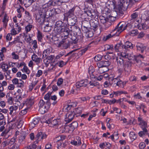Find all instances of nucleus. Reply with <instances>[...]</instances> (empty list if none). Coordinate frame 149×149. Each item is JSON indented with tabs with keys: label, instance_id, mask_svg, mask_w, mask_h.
Instances as JSON below:
<instances>
[{
	"label": "nucleus",
	"instance_id": "1",
	"mask_svg": "<svg viewBox=\"0 0 149 149\" xmlns=\"http://www.w3.org/2000/svg\"><path fill=\"white\" fill-rule=\"evenodd\" d=\"M113 8L115 12L119 14H123V11L126 9L127 3H125L124 0H118L117 5L115 6L113 2Z\"/></svg>",
	"mask_w": 149,
	"mask_h": 149
},
{
	"label": "nucleus",
	"instance_id": "2",
	"mask_svg": "<svg viewBox=\"0 0 149 149\" xmlns=\"http://www.w3.org/2000/svg\"><path fill=\"white\" fill-rule=\"evenodd\" d=\"M40 11L36 14V19L37 22L40 25L44 24L45 22L46 10L44 7L41 8Z\"/></svg>",
	"mask_w": 149,
	"mask_h": 149
},
{
	"label": "nucleus",
	"instance_id": "3",
	"mask_svg": "<svg viewBox=\"0 0 149 149\" xmlns=\"http://www.w3.org/2000/svg\"><path fill=\"white\" fill-rule=\"evenodd\" d=\"M122 47L123 51L124 52H121L120 56H131L132 54V53H129V49H132V44L129 41H127L125 43L124 45H122Z\"/></svg>",
	"mask_w": 149,
	"mask_h": 149
},
{
	"label": "nucleus",
	"instance_id": "4",
	"mask_svg": "<svg viewBox=\"0 0 149 149\" xmlns=\"http://www.w3.org/2000/svg\"><path fill=\"white\" fill-rule=\"evenodd\" d=\"M86 20L83 21L82 22V24H89L90 25L91 28V29H92L94 31H97L98 28L99 26V23L98 20L95 19H91L89 22L87 20L89 19H85Z\"/></svg>",
	"mask_w": 149,
	"mask_h": 149
},
{
	"label": "nucleus",
	"instance_id": "5",
	"mask_svg": "<svg viewBox=\"0 0 149 149\" xmlns=\"http://www.w3.org/2000/svg\"><path fill=\"white\" fill-rule=\"evenodd\" d=\"M130 25V24L129 23H126L125 22H120L118 24L117 26L112 31H116V33L118 32V33H120L126 29L127 27Z\"/></svg>",
	"mask_w": 149,
	"mask_h": 149
},
{
	"label": "nucleus",
	"instance_id": "6",
	"mask_svg": "<svg viewBox=\"0 0 149 149\" xmlns=\"http://www.w3.org/2000/svg\"><path fill=\"white\" fill-rule=\"evenodd\" d=\"M70 40V38H63L62 40L58 44V47L65 49H67L72 43V42Z\"/></svg>",
	"mask_w": 149,
	"mask_h": 149
},
{
	"label": "nucleus",
	"instance_id": "7",
	"mask_svg": "<svg viewBox=\"0 0 149 149\" xmlns=\"http://www.w3.org/2000/svg\"><path fill=\"white\" fill-rule=\"evenodd\" d=\"M33 97L26 99L23 102L21 105L22 107H24L28 109L33 104Z\"/></svg>",
	"mask_w": 149,
	"mask_h": 149
},
{
	"label": "nucleus",
	"instance_id": "8",
	"mask_svg": "<svg viewBox=\"0 0 149 149\" xmlns=\"http://www.w3.org/2000/svg\"><path fill=\"white\" fill-rule=\"evenodd\" d=\"M75 9V7H73L71 9H70L67 12L64 14V20L68 21V18H71L75 16L74 15V11Z\"/></svg>",
	"mask_w": 149,
	"mask_h": 149
},
{
	"label": "nucleus",
	"instance_id": "9",
	"mask_svg": "<svg viewBox=\"0 0 149 149\" xmlns=\"http://www.w3.org/2000/svg\"><path fill=\"white\" fill-rule=\"evenodd\" d=\"M99 18L100 22L104 25L105 28H108L111 25V23L109 21V19L107 17L100 16Z\"/></svg>",
	"mask_w": 149,
	"mask_h": 149
},
{
	"label": "nucleus",
	"instance_id": "10",
	"mask_svg": "<svg viewBox=\"0 0 149 149\" xmlns=\"http://www.w3.org/2000/svg\"><path fill=\"white\" fill-rule=\"evenodd\" d=\"M70 32V29L67 26L63 27L61 31L62 37L63 38H70L68 37Z\"/></svg>",
	"mask_w": 149,
	"mask_h": 149
},
{
	"label": "nucleus",
	"instance_id": "11",
	"mask_svg": "<svg viewBox=\"0 0 149 149\" xmlns=\"http://www.w3.org/2000/svg\"><path fill=\"white\" fill-rule=\"evenodd\" d=\"M47 135L45 133H43L41 131L38 132L36 137H35V139L36 141H38L42 140L44 139L47 138Z\"/></svg>",
	"mask_w": 149,
	"mask_h": 149
},
{
	"label": "nucleus",
	"instance_id": "12",
	"mask_svg": "<svg viewBox=\"0 0 149 149\" xmlns=\"http://www.w3.org/2000/svg\"><path fill=\"white\" fill-rule=\"evenodd\" d=\"M75 116V113L73 112H68L66 115V117L65 119V121L66 122L65 124L70 123Z\"/></svg>",
	"mask_w": 149,
	"mask_h": 149
},
{
	"label": "nucleus",
	"instance_id": "13",
	"mask_svg": "<svg viewBox=\"0 0 149 149\" xmlns=\"http://www.w3.org/2000/svg\"><path fill=\"white\" fill-rule=\"evenodd\" d=\"M88 84V82L87 79L82 80L76 83V87L77 88H79L82 87H85Z\"/></svg>",
	"mask_w": 149,
	"mask_h": 149
},
{
	"label": "nucleus",
	"instance_id": "14",
	"mask_svg": "<svg viewBox=\"0 0 149 149\" xmlns=\"http://www.w3.org/2000/svg\"><path fill=\"white\" fill-rule=\"evenodd\" d=\"M38 105L39 107V111L42 114L45 113L47 110L45 107V102L42 100H41L40 101Z\"/></svg>",
	"mask_w": 149,
	"mask_h": 149
},
{
	"label": "nucleus",
	"instance_id": "15",
	"mask_svg": "<svg viewBox=\"0 0 149 149\" xmlns=\"http://www.w3.org/2000/svg\"><path fill=\"white\" fill-rule=\"evenodd\" d=\"M71 28V31H72L74 34L78 36L81 35V32L80 29L77 26H72Z\"/></svg>",
	"mask_w": 149,
	"mask_h": 149
},
{
	"label": "nucleus",
	"instance_id": "16",
	"mask_svg": "<svg viewBox=\"0 0 149 149\" xmlns=\"http://www.w3.org/2000/svg\"><path fill=\"white\" fill-rule=\"evenodd\" d=\"M61 120L59 119H55L51 122V127H58L59 125H61Z\"/></svg>",
	"mask_w": 149,
	"mask_h": 149
},
{
	"label": "nucleus",
	"instance_id": "17",
	"mask_svg": "<svg viewBox=\"0 0 149 149\" xmlns=\"http://www.w3.org/2000/svg\"><path fill=\"white\" fill-rule=\"evenodd\" d=\"M120 76L119 75L117 77L115 78L114 77L109 78V83L114 86H116L117 84L118 81H119V79L118 78Z\"/></svg>",
	"mask_w": 149,
	"mask_h": 149
},
{
	"label": "nucleus",
	"instance_id": "18",
	"mask_svg": "<svg viewBox=\"0 0 149 149\" xmlns=\"http://www.w3.org/2000/svg\"><path fill=\"white\" fill-rule=\"evenodd\" d=\"M71 143L72 145H74L75 146H80L81 144V139L79 136H76L74 140L71 141Z\"/></svg>",
	"mask_w": 149,
	"mask_h": 149
},
{
	"label": "nucleus",
	"instance_id": "19",
	"mask_svg": "<svg viewBox=\"0 0 149 149\" xmlns=\"http://www.w3.org/2000/svg\"><path fill=\"white\" fill-rule=\"evenodd\" d=\"M9 109L10 111L9 114L12 115L13 114H15L19 110V107L15 105L10 106Z\"/></svg>",
	"mask_w": 149,
	"mask_h": 149
},
{
	"label": "nucleus",
	"instance_id": "20",
	"mask_svg": "<svg viewBox=\"0 0 149 149\" xmlns=\"http://www.w3.org/2000/svg\"><path fill=\"white\" fill-rule=\"evenodd\" d=\"M124 68V70L129 73L131 72V64L129 62H127L122 66Z\"/></svg>",
	"mask_w": 149,
	"mask_h": 149
},
{
	"label": "nucleus",
	"instance_id": "21",
	"mask_svg": "<svg viewBox=\"0 0 149 149\" xmlns=\"http://www.w3.org/2000/svg\"><path fill=\"white\" fill-rule=\"evenodd\" d=\"M136 47L137 50L140 51L141 53H143L146 49V47L143 44L140 42L137 43Z\"/></svg>",
	"mask_w": 149,
	"mask_h": 149
},
{
	"label": "nucleus",
	"instance_id": "22",
	"mask_svg": "<svg viewBox=\"0 0 149 149\" xmlns=\"http://www.w3.org/2000/svg\"><path fill=\"white\" fill-rule=\"evenodd\" d=\"M62 29V27H58L55 26L52 32L53 34L56 36L61 34V33Z\"/></svg>",
	"mask_w": 149,
	"mask_h": 149
},
{
	"label": "nucleus",
	"instance_id": "23",
	"mask_svg": "<svg viewBox=\"0 0 149 149\" xmlns=\"http://www.w3.org/2000/svg\"><path fill=\"white\" fill-rule=\"evenodd\" d=\"M126 56H116V61L117 63L120 66H123L124 64V60Z\"/></svg>",
	"mask_w": 149,
	"mask_h": 149
},
{
	"label": "nucleus",
	"instance_id": "24",
	"mask_svg": "<svg viewBox=\"0 0 149 149\" xmlns=\"http://www.w3.org/2000/svg\"><path fill=\"white\" fill-rule=\"evenodd\" d=\"M85 14H86L88 16L91 18H94L95 15V13L93 10H87L85 11Z\"/></svg>",
	"mask_w": 149,
	"mask_h": 149
},
{
	"label": "nucleus",
	"instance_id": "25",
	"mask_svg": "<svg viewBox=\"0 0 149 149\" xmlns=\"http://www.w3.org/2000/svg\"><path fill=\"white\" fill-rule=\"evenodd\" d=\"M63 3V0H53L51 2V4L52 6L61 5L62 3Z\"/></svg>",
	"mask_w": 149,
	"mask_h": 149
},
{
	"label": "nucleus",
	"instance_id": "26",
	"mask_svg": "<svg viewBox=\"0 0 149 149\" xmlns=\"http://www.w3.org/2000/svg\"><path fill=\"white\" fill-rule=\"evenodd\" d=\"M143 131L139 132V135L141 137H143V136L147 134L148 131L146 128H143V127H141Z\"/></svg>",
	"mask_w": 149,
	"mask_h": 149
},
{
	"label": "nucleus",
	"instance_id": "27",
	"mask_svg": "<svg viewBox=\"0 0 149 149\" xmlns=\"http://www.w3.org/2000/svg\"><path fill=\"white\" fill-rule=\"evenodd\" d=\"M66 136L64 135H60L57 136L54 139V141L56 142L58 141H62L65 139Z\"/></svg>",
	"mask_w": 149,
	"mask_h": 149
},
{
	"label": "nucleus",
	"instance_id": "28",
	"mask_svg": "<svg viewBox=\"0 0 149 149\" xmlns=\"http://www.w3.org/2000/svg\"><path fill=\"white\" fill-rule=\"evenodd\" d=\"M38 143L37 141H35L32 144L28 145L24 148V149H35L37 145L36 144Z\"/></svg>",
	"mask_w": 149,
	"mask_h": 149
},
{
	"label": "nucleus",
	"instance_id": "29",
	"mask_svg": "<svg viewBox=\"0 0 149 149\" xmlns=\"http://www.w3.org/2000/svg\"><path fill=\"white\" fill-rule=\"evenodd\" d=\"M9 17L7 14H5L3 19L2 20V22L3 23V26L4 27L6 28L8 25V22L9 20Z\"/></svg>",
	"mask_w": 149,
	"mask_h": 149
},
{
	"label": "nucleus",
	"instance_id": "30",
	"mask_svg": "<svg viewBox=\"0 0 149 149\" xmlns=\"http://www.w3.org/2000/svg\"><path fill=\"white\" fill-rule=\"evenodd\" d=\"M73 112L75 113V115L76 117L79 116L81 113V109L80 108H78L75 109Z\"/></svg>",
	"mask_w": 149,
	"mask_h": 149
},
{
	"label": "nucleus",
	"instance_id": "31",
	"mask_svg": "<svg viewBox=\"0 0 149 149\" xmlns=\"http://www.w3.org/2000/svg\"><path fill=\"white\" fill-rule=\"evenodd\" d=\"M109 69L108 68L102 67L98 69V72L100 74H102L103 73L106 72L108 71Z\"/></svg>",
	"mask_w": 149,
	"mask_h": 149
},
{
	"label": "nucleus",
	"instance_id": "32",
	"mask_svg": "<svg viewBox=\"0 0 149 149\" xmlns=\"http://www.w3.org/2000/svg\"><path fill=\"white\" fill-rule=\"evenodd\" d=\"M122 44L121 42H120L119 43L117 44L115 46V50L116 52H119L118 53H117V54L118 56H120L121 52H119V49H120V48L121 47H122L121 46Z\"/></svg>",
	"mask_w": 149,
	"mask_h": 149
},
{
	"label": "nucleus",
	"instance_id": "33",
	"mask_svg": "<svg viewBox=\"0 0 149 149\" xmlns=\"http://www.w3.org/2000/svg\"><path fill=\"white\" fill-rule=\"evenodd\" d=\"M37 38L38 41L41 42L43 40V35L42 33L39 30H38Z\"/></svg>",
	"mask_w": 149,
	"mask_h": 149
},
{
	"label": "nucleus",
	"instance_id": "34",
	"mask_svg": "<svg viewBox=\"0 0 149 149\" xmlns=\"http://www.w3.org/2000/svg\"><path fill=\"white\" fill-rule=\"evenodd\" d=\"M33 2V0H24V4L26 7H27L30 6Z\"/></svg>",
	"mask_w": 149,
	"mask_h": 149
},
{
	"label": "nucleus",
	"instance_id": "35",
	"mask_svg": "<svg viewBox=\"0 0 149 149\" xmlns=\"http://www.w3.org/2000/svg\"><path fill=\"white\" fill-rule=\"evenodd\" d=\"M74 52V51H72L66 54L65 51L63 50L60 52L59 55L60 56H63L64 55V56H68L72 54L71 56H72L74 54V53L72 54Z\"/></svg>",
	"mask_w": 149,
	"mask_h": 149
},
{
	"label": "nucleus",
	"instance_id": "36",
	"mask_svg": "<svg viewBox=\"0 0 149 149\" xmlns=\"http://www.w3.org/2000/svg\"><path fill=\"white\" fill-rule=\"evenodd\" d=\"M70 19V20L72 26H74V25L77 22V17L75 16H73V17Z\"/></svg>",
	"mask_w": 149,
	"mask_h": 149
},
{
	"label": "nucleus",
	"instance_id": "37",
	"mask_svg": "<svg viewBox=\"0 0 149 149\" xmlns=\"http://www.w3.org/2000/svg\"><path fill=\"white\" fill-rule=\"evenodd\" d=\"M86 36L87 38L92 37L93 35V32L90 30H87V31H86Z\"/></svg>",
	"mask_w": 149,
	"mask_h": 149
},
{
	"label": "nucleus",
	"instance_id": "38",
	"mask_svg": "<svg viewBox=\"0 0 149 149\" xmlns=\"http://www.w3.org/2000/svg\"><path fill=\"white\" fill-rule=\"evenodd\" d=\"M9 67L8 65L6 63H3L1 66V68L2 69V71L4 72H6L7 71Z\"/></svg>",
	"mask_w": 149,
	"mask_h": 149
},
{
	"label": "nucleus",
	"instance_id": "39",
	"mask_svg": "<svg viewBox=\"0 0 149 149\" xmlns=\"http://www.w3.org/2000/svg\"><path fill=\"white\" fill-rule=\"evenodd\" d=\"M52 51L50 48H48L45 50L42 54V56H48L50 54V53Z\"/></svg>",
	"mask_w": 149,
	"mask_h": 149
},
{
	"label": "nucleus",
	"instance_id": "40",
	"mask_svg": "<svg viewBox=\"0 0 149 149\" xmlns=\"http://www.w3.org/2000/svg\"><path fill=\"white\" fill-rule=\"evenodd\" d=\"M129 136L130 139L133 140L136 139L137 137L136 135L134 132H130L129 134Z\"/></svg>",
	"mask_w": 149,
	"mask_h": 149
},
{
	"label": "nucleus",
	"instance_id": "41",
	"mask_svg": "<svg viewBox=\"0 0 149 149\" xmlns=\"http://www.w3.org/2000/svg\"><path fill=\"white\" fill-rule=\"evenodd\" d=\"M64 23L62 21H57L55 24V27H64Z\"/></svg>",
	"mask_w": 149,
	"mask_h": 149
},
{
	"label": "nucleus",
	"instance_id": "42",
	"mask_svg": "<svg viewBox=\"0 0 149 149\" xmlns=\"http://www.w3.org/2000/svg\"><path fill=\"white\" fill-rule=\"evenodd\" d=\"M31 58L33 61L37 63H39L41 60V58L38 56H31Z\"/></svg>",
	"mask_w": 149,
	"mask_h": 149
},
{
	"label": "nucleus",
	"instance_id": "43",
	"mask_svg": "<svg viewBox=\"0 0 149 149\" xmlns=\"http://www.w3.org/2000/svg\"><path fill=\"white\" fill-rule=\"evenodd\" d=\"M113 94L115 95L116 96H118V95H120L122 94H127V93L125 91H119L116 92H113Z\"/></svg>",
	"mask_w": 149,
	"mask_h": 149
},
{
	"label": "nucleus",
	"instance_id": "44",
	"mask_svg": "<svg viewBox=\"0 0 149 149\" xmlns=\"http://www.w3.org/2000/svg\"><path fill=\"white\" fill-rule=\"evenodd\" d=\"M134 97L135 99L140 100H142L143 98L140 93H138L136 94H135L134 95Z\"/></svg>",
	"mask_w": 149,
	"mask_h": 149
},
{
	"label": "nucleus",
	"instance_id": "45",
	"mask_svg": "<svg viewBox=\"0 0 149 149\" xmlns=\"http://www.w3.org/2000/svg\"><path fill=\"white\" fill-rule=\"evenodd\" d=\"M70 39L71 40H70L72 42V43L73 42L74 44H75L77 42L79 41L78 39H77V37L74 36H72L71 38H70Z\"/></svg>",
	"mask_w": 149,
	"mask_h": 149
},
{
	"label": "nucleus",
	"instance_id": "46",
	"mask_svg": "<svg viewBox=\"0 0 149 149\" xmlns=\"http://www.w3.org/2000/svg\"><path fill=\"white\" fill-rule=\"evenodd\" d=\"M91 77L92 78H94L95 80H97L98 81H101L103 78L102 75H100L98 77L95 76L94 75H91Z\"/></svg>",
	"mask_w": 149,
	"mask_h": 149
},
{
	"label": "nucleus",
	"instance_id": "47",
	"mask_svg": "<svg viewBox=\"0 0 149 149\" xmlns=\"http://www.w3.org/2000/svg\"><path fill=\"white\" fill-rule=\"evenodd\" d=\"M94 71V70L93 67L92 66H90L88 69V72L90 76L93 75V73Z\"/></svg>",
	"mask_w": 149,
	"mask_h": 149
},
{
	"label": "nucleus",
	"instance_id": "48",
	"mask_svg": "<svg viewBox=\"0 0 149 149\" xmlns=\"http://www.w3.org/2000/svg\"><path fill=\"white\" fill-rule=\"evenodd\" d=\"M22 70L23 72H25L28 74H29L30 72V70L25 65L24 66Z\"/></svg>",
	"mask_w": 149,
	"mask_h": 149
},
{
	"label": "nucleus",
	"instance_id": "49",
	"mask_svg": "<svg viewBox=\"0 0 149 149\" xmlns=\"http://www.w3.org/2000/svg\"><path fill=\"white\" fill-rule=\"evenodd\" d=\"M32 44L33 45V49H35L38 47L37 41L36 40H34L32 41Z\"/></svg>",
	"mask_w": 149,
	"mask_h": 149
},
{
	"label": "nucleus",
	"instance_id": "50",
	"mask_svg": "<svg viewBox=\"0 0 149 149\" xmlns=\"http://www.w3.org/2000/svg\"><path fill=\"white\" fill-rule=\"evenodd\" d=\"M24 8L20 5H19V8H17V11L19 14H22L21 12H24Z\"/></svg>",
	"mask_w": 149,
	"mask_h": 149
},
{
	"label": "nucleus",
	"instance_id": "51",
	"mask_svg": "<svg viewBox=\"0 0 149 149\" xmlns=\"http://www.w3.org/2000/svg\"><path fill=\"white\" fill-rule=\"evenodd\" d=\"M52 93L51 92H48L45 96L44 98L46 100H50V96L52 94Z\"/></svg>",
	"mask_w": 149,
	"mask_h": 149
},
{
	"label": "nucleus",
	"instance_id": "52",
	"mask_svg": "<svg viewBox=\"0 0 149 149\" xmlns=\"http://www.w3.org/2000/svg\"><path fill=\"white\" fill-rule=\"evenodd\" d=\"M57 99V97L55 95L51 96L50 99H51L52 100H53L54 101V102L52 103V104L54 105H55L57 103V101H56Z\"/></svg>",
	"mask_w": 149,
	"mask_h": 149
},
{
	"label": "nucleus",
	"instance_id": "53",
	"mask_svg": "<svg viewBox=\"0 0 149 149\" xmlns=\"http://www.w3.org/2000/svg\"><path fill=\"white\" fill-rule=\"evenodd\" d=\"M51 104L50 100H47L46 103H45V108L47 110V109H49L50 106Z\"/></svg>",
	"mask_w": 149,
	"mask_h": 149
},
{
	"label": "nucleus",
	"instance_id": "54",
	"mask_svg": "<svg viewBox=\"0 0 149 149\" xmlns=\"http://www.w3.org/2000/svg\"><path fill=\"white\" fill-rule=\"evenodd\" d=\"M32 27V25L31 24H29L25 27V29L26 33L30 31Z\"/></svg>",
	"mask_w": 149,
	"mask_h": 149
},
{
	"label": "nucleus",
	"instance_id": "55",
	"mask_svg": "<svg viewBox=\"0 0 149 149\" xmlns=\"http://www.w3.org/2000/svg\"><path fill=\"white\" fill-rule=\"evenodd\" d=\"M19 36H17L14 38V40L11 42V44H16L17 43L19 42Z\"/></svg>",
	"mask_w": 149,
	"mask_h": 149
},
{
	"label": "nucleus",
	"instance_id": "56",
	"mask_svg": "<svg viewBox=\"0 0 149 149\" xmlns=\"http://www.w3.org/2000/svg\"><path fill=\"white\" fill-rule=\"evenodd\" d=\"M24 82L21 79L20 80L17 84V86L20 88H22L24 86Z\"/></svg>",
	"mask_w": 149,
	"mask_h": 149
},
{
	"label": "nucleus",
	"instance_id": "57",
	"mask_svg": "<svg viewBox=\"0 0 149 149\" xmlns=\"http://www.w3.org/2000/svg\"><path fill=\"white\" fill-rule=\"evenodd\" d=\"M104 48L105 50H107L108 49H113V45H104Z\"/></svg>",
	"mask_w": 149,
	"mask_h": 149
},
{
	"label": "nucleus",
	"instance_id": "58",
	"mask_svg": "<svg viewBox=\"0 0 149 149\" xmlns=\"http://www.w3.org/2000/svg\"><path fill=\"white\" fill-rule=\"evenodd\" d=\"M28 109L24 107V109L22 110L19 113V115L20 116H22L25 114L27 113V109Z\"/></svg>",
	"mask_w": 149,
	"mask_h": 149
},
{
	"label": "nucleus",
	"instance_id": "59",
	"mask_svg": "<svg viewBox=\"0 0 149 149\" xmlns=\"http://www.w3.org/2000/svg\"><path fill=\"white\" fill-rule=\"evenodd\" d=\"M32 40L31 37L30 35H29V36L28 38H24V40L26 42L29 44L31 43V41Z\"/></svg>",
	"mask_w": 149,
	"mask_h": 149
},
{
	"label": "nucleus",
	"instance_id": "60",
	"mask_svg": "<svg viewBox=\"0 0 149 149\" xmlns=\"http://www.w3.org/2000/svg\"><path fill=\"white\" fill-rule=\"evenodd\" d=\"M7 102L10 104H11L13 102V97H8L7 98Z\"/></svg>",
	"mask_w": 149,
	"mask_h": 149
},
{
	"label": "nucleus",
	"instance_id": "61",
	"mask_svg": "<svg viewBox=\"0 0 149 149\" xmlns=\"http://www.w3.org/2000/svg\"><path fill=\"white\" fill-rule=\"evenodd\" d=\"M130 34H133L132 36H135L137 35L138 32V31L136 29L133 30L131 31L130 32Z\"/></svg>",
	"mask_w": 149,
	"mask_h": 149
},
{
	"label": "nucleus",
	"instance_id": "62",
	"mask_svg": "<svg viewBox=\"0 0 149 149\" xmlns=\"http://www.w3.org/2000/svg\"><path fill=\"white\" fill-rule=\"evenodd\" d=\"M59 132L61 133H65V126L60 127L59 129Z\"/></svg>",
	"mask_w": 149,
	"mask_h": 149
},
{
	"label": "nucleus",
	"instance_id": "63",
	"mask_svg": "<svg viewBox=\"0 0 149 149\" xmlns=\"http://www.w3.org/2000/svg\"><path fill=\"white\" fill-rule=\"evenodd\" d=\"M113 35H113L112 36L111 35V34H109L108 35L104 37L103 38V40L104 41H106L107 40H109V38H111V37H112Z\"/></svg>",
	"mask_w": 149,
	"mask_h": 149
},
{
	"label": "nucleus",
	"instance_id": "64",
	"mask_svg": "<svg viewBox=\"0 0 149 149\" xmlns=\"http://www.w3.org/2000/svg\"><path fill=\"white\" fill-rule=\"evenodd\" d=\"M52 145L50 143H49L46 145L45 148V149H52Z\"/></svg>",
	"mask_w": 149,
	"mask_h": 149
}]
</instances>
